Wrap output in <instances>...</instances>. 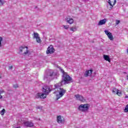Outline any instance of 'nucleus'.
<instances>
[{"label": "nucleus", "instance_id": "1", "mask_svg": "<svg viewBox=\"0 0 128 128\" xmlns=\"http://www.w3.org/2000/svg\"><path fill=\"white\" fill-rule=\"evenodd\" d=\"M56 90L55 87H53L52 86H47L42 88V92L44 94L38 93L35 98H46V94H48V93L50 92L52 90Z\"/></svg>", "mask_w": 128, "mask_h": 128}, {"label": "nucleus", "instance_id": "2", "mask_svg": "<svg viewBox=\"0 0 128 128\" xmlns=\"http://www.w3.org/2000/svg\"><path fill=\"white\" fill-rule=\"evenodd\" d=\"M62 83H58L54 85L55 90H56L57 91H56L54 92L56 94V100H59L60 98H62L66 94V90L64 88H60L62 86Z\"/></svg>", "mask_w": 128, "mask_h": 128}, {"label": "nucleus", "instance_id": "3", "mask_svg": "<svg viewBox=\"0 0 128 128\" xmlns=\"http://www.w3.org/2000/svg\"><path fill=\"white\" fill-rule=\"evenodd\" d=\"M62 75V80L59 84H70V82H72V78L68 74V73L64 72V70H60Z\"/></svg>", "mask_w": 128, "mask_h": 128}, {"label": "nucleus", "instance_id": "4", "mask_svg": "<svg viewBox=\"0 0 128 128\" xmlns=\"http://www.w3.org/2000/svg\"><path fill=\"white\" fill-rule=\"evenodd\" d=\"M19 54L22 56H28L30 54V52L28 50V48L26 46H22L19 48Z\"/></svg>", "mask_w": 128, "mask_h": 128}, {"label": "nucleus", "instance_id": "5", "mask_svg": "<svg viewBox=\"0 0 128 128\" xmlns=\"http://www.w3.org/2000/svg\"><path fill=\"white\" fill-rule=\"evenodd\" d=\"M58 71L53 72L52 70H50L48 74L46 76H44V80H46V78H51L52 80L56 78H58Z\"/></svg>", "mask_w": 128, "mask_h": 128}, {"label": "nucleus", "instance_id": "6", "mask_svg": "<svg viewBox=\"0 0 128 128\" xmlns=\"http://www.w3.org/2000/svg\"><path fill=\"white\" fill-rule=\"evenodd\" d=\"M90 105L89 104H80L78 106V110L80 112H88V109L90 108Z\"/></svg>", "mask_w": 128, "mask_h": 128}, {"label": "nucleus", "instance_id": "7", "mask_svg": "<svg viewBox=\"0 0 128 128\" xmlns=\"http://www.w3.org/2000/svg\"><path fill=\"white\" fill-rule=\"evenodd\" d=\"M116 4V0H108V10H112Z\"/></svg>", "mask_w": 128, "mask_h": 128}, {"label": "nucleus", "instance_id": "8", "mask_svg": "<svg viewBox=\"0 0 128 128\" xmlns=\"http://www.w3.org/2000/svg\"><path fill=\"white\" fill-rule=\"evenodd\" d=\"M74 97L76 100H80V102H86V98H84L82 95L78 94H75Z\"/></svg>", "mask_w": 128, "mask_h": 128}, {"label": "nucleus", "instance_id": "9", "mask_svg": "<svg viewBox=\"0 0 128 128\" xmlns=\"http://www.w3.org/2000/svg\"><path fill=\"white\" fill-rule=\"evenodd\" d=\"M33 38H36L37 42L38 44L42 42V40H40V35H38L37 32H34Z\"/></svg>", "mask_w": 128, "mask_h": 128}, {"label": "nucleus", "instance_id": "10", "mask_svg": "<svg viewBox=\"0 0 128 128\" xmlns=\"http://www.w3.org/2000/svg\"><path fill=\"white\" fill-rule=\"evenodd\" d=\"M104 32L108 36V38L109 40H114V36H112V32H110V31L108 30H105Z\"/></svg>", "mask_w": 128, "mask_h": 128}, {"label": "nucleus", "instance_id": "11", "mask_svg": "<svg viewBox=\"0 0 128 128\" xmlns=\"http://www.w3.org/2000/svg\"><path fill=\"white\" fill-rule=\"evenodd\" d=\"M53 52H54V48L52 46H49L47 49L46 53L47 54H52Z\"/></svg>", "mask_w": 128, "mask_h": 128}, {"label": "nucleus", "instance_id": "12", "mask_svg": "<svg viewBox=\"0 0 128 128\" xmlns=\"http://www.w3.org/2000/svg\"><path fill=\"white\" fill-rule=\"evenodd\" d=\"M92 70H86L84 74V76L86 78H88V76H92Z\"/></svg>", "mask_w": 128, "mask_h": 128}, {"label": "nucleus", "instance_id": "13", "mask_svg": "<svg viewBox=\"0 0 128 128\" xmlns=\"http://www.w3.org/2000/svg\"><path fill=\"white\" fill-rule=\"evenodd\" d=\"M24 126H28V128H32L34 126V123L32 121H27L24 122Z\"/></svg>", "mask_w": 128, "mask_h": 128}, {"label": "nucleus", "instance_id": "14", "mask_svg": "<svg viewBox=\"0 0 128 128\" xmlns=\"http://www.w3.org/2000/svg\"><path fill=\"white\" fill-rule=\"evenodd\" d=\"M57 122H58V124H64V120L62 118L61 116H58Z\"/></svg>", "mask_w": 128, "mask_h": 128}, {"label": "nucleus", "instance_id": "15", "mask_svg": "<svg viewBox=\"0 0 128 128\" xmlns=\"http://www.w3.org/2000/svg\"><path fill=\"white\" fill-rule=\"evenodd\" d=\"M66 20L68 24H74V19L71 18L70 16H68L66 18Z\"/></svg>", "mask_w": 128, "mask_h": 128}, {"label": "nucleus", "instance_id": "16", "mask_svg": "<svg viewBox=\"0 0 128 128\" xmlns=\"http://www.w3.org/2000/svg\"><path fill=\"white\" fill-rule=\"evenodd\" d=\"M106 22V19H103L98 22V26H102V24H104Z\"/></svg>", "mask_w": 128, "mask_h": 128}, {"label": "nucleus", "instance_id": "17", "mask_svg": "<svg viewBox=\"0 0 128 128\" xmlns=\"http://www.w3.org/2000/svg\"><path fill=\"white\" fill-rule=\"evenodd\" d=\"M104 58L105 60L108 62H110V56L108 55H104Z\"/></svg>", "mask_w": 128, "mask_h": 128}, {"label": "nucleus", "instance_id": "18", "mask_svg": "<svg viewBox=\"0 0 128 128\" xmlns=\"http://www.w3.org/2000/svg\"><path fill=\"white\" fill-rule=\"evenodd\" d=\"M70 30L73 32H76V30H78V28L76 26H73L70 28Z\"/></svg>", "mask_w": 128, "mask_h": 128}, {"label": "nucleus", "instance_id": "19", "mask_svg": "<svg viewBox=\"0 0 128 128\" xmlns=\"http://www.w3.org/2000/svg\"><path fill=\"white\" fill-rule=\"evenodd\" d=\"M118 92V90L116 88H114L112 90V92L114 94H116Z\"/></svg>", "mask_w": 128, "mask_h": 128}, {"label": "nucleus", "instance_id": "20", "mask_svg": "<svg viewBox=\"0 0 128 128\" xmlns=\"http://www.w3.org/2000/svg\"><path fill=\"white\" fill-rule=\"evenodd\" d=\"M4 114H6V109L3 108L1 111H0V114H1V116H4Z\"/></svg>", "mask_w": 128, "mask_h": 128}, {"label": "nucleus", "instance_id": "21", "mask_svg": "<svg viewBox=\"0 0 128 128\" xmlns=\"http://www.w3.org/2000/svg\"><path fill=\"white\" fill-rule=\"evenodd\" d=\"M6 4V1L4 0H0V6H2L4 4Z\"/></svg>", "mask_w": 128, "mask_h": 128}, {"label": "nucleus", "instance_id": "22", "mask_svg": "<svg viewBox=\"0 0 128 128\" xmlns=\"http://www.w3.org/2000/svg\"><path fill=\"white\" fill-rule=\"evenodd\" d=\"M4 40V38L0 36V48L2 46V42Z\"/></svg>", "mask_w": 128, "mask_h": 128}, {"label": "nucleus", "instance_id": "23", "mask_svg": "<svg viewBox=\"0 0 128 128\" xmlns=\"http://www.w3.org/2000/svg\"><path fill=\"white\" fill-rule=\"evenodd\" d=\"M2 94H4V90H0V100H2Z\"/></svg>", "mask_w": 128, "mask_h": 128}, {"label": "nucleus", "instance_id": "24", "mask_svg": "<svg viewBox=\"0 0 128 128\" xmlns=\"http://www.w3.org/2000/svg\"><path fill=\"white\" fill-rule=\"evenodd\" d=\"M118 94V96H122V91H120V90H118L117 92V94Z\"/></svg>", "mask_w": 128, "mask_h": 128}, {"label": "nucleus", "instance_id": "25", "mask_svg": "<svg viewBox=\"0 0 128 128\" xmlns=\"http://www.w3.org/2000/svg\"><path fill=\"white\" fill-rule=\"evenodd\" d=\"M63 28L65 30H68V28H70V26H68V25H63Z\"/></svg>", "mask_w": 128, "mask_h": 128}, {"label": "nucleus", "instance_id": "26", "mask_svg": "<svg viewBox=\"0 0 128 128\" xmlns=\"http://www.w3.org/2000/svg\"><path fill=\"white\" fill-rule=\"evenodd\" d=\"M116 26H118V24L120 22V20H116Z\"/></svg>", "mask_w": 128, "mask_h": 128}, {"label": "nucleus", "instance_id": "27", "mask_svg": "<svg viewBox=\"0 0 128 128\" xmlns=\"http://www.w3.org/2000/svg\"><path fill=\"white\" fill-rule=\"evenodd\" d=\"M12 68H13L12 66H8V70H12Z\"/></svg>", "mask_w": 128, "mask_h": 128}, {"label": "nucleus", "instance_id": "28", "mask_svg": "<svg viewBox=\"0 0 128 128\" xmlns=\"http://www.w3.org/2000/svg\"><path fill=\"white\" fill-rule=\"evenodd\" d=\"M14 88H18V85H14Z\"/></svg>", "mask_w": 128, "mask_h": 128}, {"label": "nucleus", "instance_id": "29", "mask_svg": "<svg viewBox=\"0 0 128 128\" xmlns=\"http://www.w3.org/2000/svg\"><path fill=\"white\" fill-rule=\"evenodd\" d=\"M0 78H2V73L0 72Z\"/></svg>", "mask_w": 128, "mask_h": 128}, {"label": "nucleus", "instance_id": "30", "mask_svg": "<svg viewBox=\"0 0 128 128\" xmlns=\"http://www.w3.org/2000/svg\"><path fill=\"white\" fill-rule=\"evenodd\" d=\"M128 96H125V98H128Z\"/></svg>", "mask_w": 128, "mask_h": 128}, {"label": "nucleus", "instance_id": "31", "mask_svg": "<svg viewBox=\"0 0 128 128\" xmlns=\"http://www.w3.org/2000/svg\"><path fill=\"white\" fill-rule=\"evenodd\" d=\"M126 80H128V76H127Z\"/></svg>", "mask_w": 128, "mask_h": 128}]
</instances>
